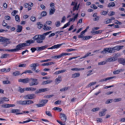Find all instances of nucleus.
Returning <instances> with one entry per match:
<instances>
[{"instance_id":"1","label":"nucleus","mask_w":125,"mask_h":125,"mask_svg":"<svg viewBox=\"0 0 125 125\" xmlns=\"http://www.w3.org/2000/svg\"><path fill=\"white\" fill-rule=\"evenodd\" d=\"M45 37H44L42 35H37L34 36L33 39L34 40H36L37 42L39 43L42 42V40H44Z\"/></svg>"},{"instance_id":"2","label":"nucleus","mask_w":125,"mask_h":125,"mask_svg":"<svg viewBox=\"0 0 125 125\" xmlns=\"http://www.w3.org/2000/svg\"><path fill=\"white\" fill-rule=\"evenodd\" d=\"M30 82L29 84L31 86L36 85L38 84L37 80L36 79L31 78L30 79Z\"/></svg>"},{"instance_id":"3","label":"nucleus","mask_w":125,"mask_h":125,"mask_svg":"<svg viewBox=\"0 0 125 125\" xmlns=\"http://www.w3.org/2000/svg\"><path fill=\"white\" fill-rule=\"evenodd\" d=\"M27 43H23L19 44L17 45L16 47V49L17 51L22 49V48L24 47L29 45Z\"/></svg>"},{"instance_id":"4","label":"nucleus","mask_w":125,"mask_h":125,"mask_svg":"<svg viewBox=\"0 0 125 125\" xmlns=\"http://www.w3.org/2000/svg\"><path fill=\"white\" fill-rule=\"evenodd\" d=\"M113 51V48H106L104 49V50L102 51L101 53L105 54L107 52L111 53Z\"/></svg>"},{"instance_id":"5","label":"nucleus","mask_w":125,"mask_h":125,"mask_svg":"<svg viewBox=\"0 0 125 125\" xmlns=\"http://www.w3.org/2000/svg\"><path fill=\"white\" fill-rule=\"evenodd\" d=\"M60 117L62 121L65 122L67 120V117L66 115L63 113H61L60 114Z\"/></svg>"},{"instance_id":"6","label":"nucleus","mask_w":125,"mask_h":125,"mask_svg":"<svg viewBox=\"0 0 125 125\" xmlns=\"http://www.w3.org/2000/svg\"><path fill=\"white\" fill-rule=\"evenodd\" d=\"M30 78H27L25 79H20L18 80L19 82L23 83H26L29 82Z\"/></svg>"},{"instance_id":"7","label":"nucleus","mask_w":125,"mask_h":125,"mask_svg":"<svg viewBox=\"0 0 125 125\" xmlns=\"http://www.w3.org/2000/svg\"><path fill=\"white\" fill-rule=\"evenodd\" d=\"M34 95L33 94L27 95L24 96L23 98L26 99H31L34 98Z\"/></svg>"},{"instance_id":"8","label":"nucleus","mask_w":125,"mask_h":125,"mask_svg":"<svg viewBox=\"0 0 125 125\" xmlns=\"http://www.w3.org/2000/svg\"><path fill=\"white\" fill-rule=\"evenodd\" d=\"M10 42L9 41V39H6L5 38L3 42L4 46L5 47L7 46V44H10Z\"/></svg>"},{"instance_id":"9","label":"nucleus","mask_w":125,"mask_h":125,"mask_svg":"<svg viewBox=\"0 0 125 125\" xmlns=\"http://www.w3.org/2000/svg\"><path fill=\"white\" fill-rule=\"evenodd\" d=\"M124 46H117L113 48V51L116 50L119 51L122 49Z\"/></svg>"},{"instance_id":"10","label":"nucleus","mask_w":125,"mask_h":125,"mask_svg":"<svg viewBox=\"0 0 125 125\" xmlns=\"http://www.w3.org/2000/svg\"><path fill=\"white\" fill-rule=\"evenodd\" d=\"M62 45V44H58L57 45H55L53 46H52V47L48 48V49H55V48H59L60 46Z\"/></svg>"},{"instance_id":"11","label":"nucleus","mask_w":125,"mask_h":125,"mask_svg":"<svg viewBox=\"0 0 125 125\" xmlns=\"http://www.w3.org/2000/svg\"><path fill=\"white\" fill-rule=\"evenodd\" d=\"M48 46V45H45L42 46L41 47H39L37 48L38 51H39L44 49H45L47 48Z\"/></svg>"},{"instance_id":"12","label":"nucleus","mask_w":125,"mask_h":125,"mask_svg":"<svg viewBox=\"0 0 125 125\" xmlns=\"http://www.w3.org/2000/svg\"><path fill=\"white\" fill-rule=\"evenodd\" d=\"M62 81L61 76H59L56 79L55 82L56 83L58 84L60 83Z\"/></svg>"},{"instance_id":"13","label":"nucleus","mask_w":125,"mask_h":125,"mask_svg":"<svg viewBox=\"0 0 125 125\" xmlns=\"http://www.w3.org/2000/svg\"><path fill=\"white\" fill-rule=\"evenodd\" d=\"M106 109H103L102 111L99 112V115L100 116H104L106 114L105 112L107 111Z\"/></svg>"},{"instance_id":"14","label":"nucleus","mask_w":125,"mask_h":125,"mask_svg":"<svg viewBox=\"0 0 125 125\" xmlns=\"http://www.w3.org/2000/svg\"><path fill=\"white\" fill-rule=\"evenodd\" d=\"M119 62L123 65H125V59L123 58H120L118 60Z\"/></svg>"},{"instance_id":"15","label":"nucleus","mask_w":125,"mask_h":125,"mask_svg":"<svg viewBox=\"0 0 125 125\" xmlns=\"http://www.w3.org/2000/svg\"><path fill=\"white\" fill-rule=\"evenodd\" d=\"M22 27L20 25H18L17 27V29L16 30L17 32H21L22 29Z\"/></svg>"},{"instance_id":"16","label":"nucleus","mask_w":125,"mask_h":125,"mask_svg":"<svg viewBox=\"0 0 125 125\" xmlns=\"http://www.w3.org/2000/svg\"><path fill=\"white\" fill-rule=\"evenodd\" d=\"M80 75V74L79 73H74L72 74V78H75L79 77Z\"/></svg>"},{"instance_id":"17","label":"nucleus","mask_w":125,"mask_h":125,"mask_svg":"<svg viewBox=\"0 0 125 125\" xmlns=\"http://www.w3.org/2000/svg\"><path fill=\"white\" fill-rule=\"evenodd\" d=\"M48 89L47 88H42L40 89L37 92V93H41L47 91Z\"/></svg>"},{"instance_id":"18","label":"nucleus","mask_w":125,"mask_h":125,"mask_svg":"<svg viewBox=\"0 0 125 125\" xmlns=\"http://www.w3.org/2000/svg\"><path fill=\"white\" fill-rule=\"evenodd\" d=\"M43 27V29L45 30H50L51 29V27L47 26V25L46 24H44Z\"/></svg>"},{"instance_id":"19","label":"nucleus","mask_w":125,"mask_h":125,"mask_svg":"<svg viewBox=\"0 0 125 125\" xmlns=\"http://www.w3.org/2000/svg\"><path fill=\"white\" fill-rule=\"evenodd\" d=\"M66 71V70L65 69L60 70L57 71L56 72L54 73L55 74H57L60 73H62L65 72Z\"/></svg>"},{"instance_id":"20","label":"nucleus","mask_w":125,"mask_h":125,"mask_svg":"<svg viewBox=\"0 0 125 125\" xmlns=\"http://www.w3.org/2000/svg\"><path fill=\"white\" fill-rule=\"evenodd\" d=\"M26 91L31 90L32 91H34L36 90V88L32 87H27L25 88Z\"/></svg>"},{"instance_id":"21","label":"nucleus","mask_w":125,"mask_h":125,"mask_svg":"<svg viewBox=\"0 0 125 125\" xmlns=\"http://www.w3.org/2000/svg\"><path fill=\"white\" fill-rule=\"evenodd\" d=\"M52 82L51 80H48L43 82L42 83V84L44 85L50 83Z\"/></svg>"},{"instance_id":"22","label":"nucleus","mask_w":125,"mask_h":125,"mask_svg":"<svg viewBox=\"0 0 125 125\" xmlns=\"http://www.w3.org/2000/svg\"><path fill=\"white\" fill-rule=\"evenodd\" d=\"M53 9H51L49 11V14L50 15H52L54 13L55 11V9L54 8H53Z\"/></svg>"},{"instance_id":"23","label":"nucleus","mask_w":125,"mask_h":125,"mask_svg":"<svg viewBox=\"0 0 125 125\" xmlns=\"http://www.w3.org/2000/svg\"><path fill=\"white\" fill-rule=\"evenodd\" d=\"M121 71H123L122 69H120V70H117L114 71L113 72V73L114 74H118Z\"/></svg>"},{"instance_id":"24","label":"nucleus","mask_w":125,"mask_h":125,"mask_svg":"<svg viewBox=\"0 0 125 125\" xmlns=\"http://www.w3.org/2000/svg\"><path fill=\"white\" fill-rule=\"evenodd\" d=\"M115 6V4L113 2H111L108 5V7H113Z\"/></svg>"},{"instance_id":"25","label":"nucleus","mask_w":125,"mask_h":125,"mask_svg":"<svg viewBox=\"0 0 125 125\" xmlns=\"http://www.w3.org/2000/svg\"><path fill=\"white\" fill-rule=\"evenodd\" d=\"M115 57H111L107 59V61L108 62L114 61L115 60Z\"/></svg>"},{"instance_id":"26","label":"nucleus","mask_w":125,"mask_h":125,"mask_svg":"<svg viewBox=\"0 0 125 125\" xmlns=\"http://www.w3.org/2000/svg\"><path fill=\"white\" fill-rule=\"evenodd\" d=\"M48 101V100L47 99H43L41 100V103H42V104H44V106L45 104Z\"/></svg>"},{"instance_id":"27","label":"nucleus","mask_w":125,"mask_h":125,"mask_svg":"<svg viewBox=\"0 0 125 125\" xmlns=\"http://www.w3.org/2000/svg\"><path fill=\"white\" fill-rule=\"evenodd\" d=\"M11 113H15L20 112V110L18 109H13L11 110Z\"/></svg>"},{"instance_id":"28","label":"nucleus","mask_w":125,"mask_h":125,"mask_svg":"<svg viewBox=\"0 0 125 125\" xmlns=\"http://www.w3.org/2000/svg\"><path fill=\"white\" fill-rule=\"evenodd\" d=\"M26 43H27V44L29 43V44H30L34 43V41L32 40H30L26 41Z\"/></svg>"},{"instance_id":"29","label":"nucleus","mask_w":125,"mask_h":125,"mask_svg":"<svg viewBox=\"0 0 125 125\" xmlns=\"http://www.w3.org/2000/svg\"><path fill=\"white\" fill-rule=\"evenodd\" d=\"M21 74L19 71H16L13 73V74L15 76Z\"/></svg>"},{"instance_id":"30","label":"nucleus","mask_w":125,"mask_h":125,"mask_svg":"<svg viewBox=\"0 0 125 125\" xmlns=\"http://www.w3.org/2000/svg\"><path fill=\"white\" fill-rule=\"evenodd\" d=\"M122 99L121 98H115L113 100L114 102H118L121 101Z\"/></svg>"},{"instance_id":"31","label":"nucleus","mask_w":125,"mask_h":125,"mask_svg":"<svg viewBox=\"0 0 125 125\" xmlns=\"http://www.w3.org/2000/svg\"><path fill=\"white\" fill-rule=\"evenodd\" d=\"M15 19L16 21L19 22L20 21V17L18 15H16L15 16Z\"/></svg>"},{"instance_id":"32","label":"nucleus","mask_w":125,"mask_h":125,"mask_svg":"<svg viewBox=\"0 0 125 125\" xmlns=\"http://www.w3.org/2000/svg\"><path fill=\"white\" fill-rule=\"evenodd\" d=\"M47 15V12L45 11H43L41 14V16L43 17L46 16Z\"/></svg>"},{"instance_id":"33","label":"nucleus","mask_w":125,"mask_h":125,"mask_svg":"<svg viewBox=\"0 0 125 125\" xmlns=\"http://www.w3.org/2000/svg\"><path fill=\"white\" fill-rule=\"evenodd\" d=\"M32 73L33 72H32L31 71V70H26V71H25L24 72L22 73L21 74V75L22 74H23V73Z\"/></svg>"},{"instance_id":"34","label":"nucleus","mask_w":125,"mask_h":125,"mask_svg":"<svg viewBox=\"0 0 125 125\" xmlns=\"http://www.w3.org/2000/svg\"><path fill=\"white\" fill-rule=\"evenodd\" d=\"M106 62L105 61H102L98 63V65H104L106 63Z\"/></svg>"},{"instance_id":"35","label":"nucleus","mask_w":125,"mask_h":125,"mask_svg":"<svg viewBox=\"0 0 125 125\" xmlns=\"http://www.w3.org/2000/svg\"><path fill=\"white\" fill-rule=\"evenodd\" d=\"M37 25H38V27L39 29L41 28L42 26V25L40 22L37 23Z\"/></svg>"},{"instance_id":"36","label":"nucleus","mask_w":125,"mask_h":125,"mask_svg":"<svg viewBox=\"0 0 125 125\" xmlns=\"http://www.w3.org/2000/svg\"><path fill=\"white\" fill-rule=\"evenodd\" d=\"M70 25V22H69L64 25V26L62 28V29H63L66 27Z\"/></svg>"},{"instance_id":"37","label":"nucleus","mask_w":125,"mask_h":125,"mask_svg":"<svg viewBox=\"0 0 125 125\" xmlns=\"http://www.w3.org/2000/svg\"><path fill=\"white\" fill-rule=\"evenodd\" d=\"M57 121L61 125H65V122H64L63 121V122H62V121H59V120H57Z\"/></svg>"},{"instance_id":"38","label":"nucleus","mask_w":125,"mask_h":125,"mask_svg":"<svg viewBox=\"0 0 125 125\" xmlns=\"http://www.w3.org/2000/svg\"><path fill=\"white\" fill-rule=\"evenodd\" d=\"M69 87H68L67 88L65 87H64L63 88H62V89H61L60 90V91H65L67 90L68 89V88Z\"/></svg>"},{"instance_id":"39","label":"nucleus","mask_w":125,"mask_h":125,"mask_svg":"<svg viewBox=\"0 0 125 125\" xmlns=\"http://www.w3.org/2000/svg\"><path fill=\"white\" fill-rule=\"evenodd\" d=\"M30 67L31 68L33 67V68L32 69V70L33 71H35L36 70V67L35 66L33 65H33H32V64H31L30 65Z\"/></svg>"},{"instance_id":"40","label":"nucleus","mask_w":125,"mask_h":125,"mask_svg":"<svg viewBox=\"0 0 125 125\" xmlns=\"http://www.w3.org/2000/svg\"><path fill=\"white\" fill-rule=\"evenodd\" d=\"M30 20L33 21H36V18L34 16H31L30 18Z\"/></svg>"},{"instance_id":"41","label":"nucleus","mask_w":125,"mask_h":125,"mask_svg":"<svg viewBox=\"0 0 125 125\" xmlns=\"http://www.w3.org/2000/svg\"><path fill=\"white\" fill-rule=\"evenodd\" d=\"M45 113L48 116L52 117V115L50 111H46Z\"/></svg>"},{"instance_id":"42","label":"nucleus","mask_w":125,"mask_h":125,"mask_svg":"<svg viewBox=\"0 0 125 125\" xmlns=\"http://www.w3.org/2000/svg\"><path fill=\"white\" fill-rule=\"evenodd\" d=\"M2 98V99L4 101H9V99L5 97H1Z\"/></svg>"},{"instance_id":"43","label":"nucleus","mask_w":125,"mask_h":125,"mask_svg":"<svg viewBox=\"0 0 125 125\" xmlns=\"http://www.w3.org/2000/svg\"><path fill=\"white\" fill-rule=\"evenodd\" d=\"M10 82L8 80L4 81L3 82V83L4 84H10Z\"/></svg>"},{"instance_id":"44","label":"nucleus","mask_w":125,"mask_h":125,"mask_svg":"<svg viewBox=\"0 0 125 125\" xmlns=\"http://www.w3.org/2000/svg\"><path fill=\"white\" fill-rule=\"evenodd\" d=\"M115 23L116 24L120 25L122 24V23L120 22H119L117 20H115Z\"/></svg>"},{"instance_id":"45","label":"nucleus","mask_w":125,"mask_h":125,"mask_svg":"<svg viewBox=\"0 0 125 125\" xmlns=\"http://www.w3.org/2000/svg\"><path fill=\"white\" fill-rule=\"evenodd\" d=\"M27 103L26 104H31L33 103V102L31 100H27Z\"/></svg>"},{"instance_id":"46","label":"nucleus","mask_w":125,"mask_h":125,"mask_svg":"<svg viewBox=\"0 0 125 125\" xmlns=\"http://www.w3.org/2000/svg\"><path fill=\"white\" fill-rule=\"evenodd\" d=\"M52 60L51 59H49L46 60H42L40 62H48L49 61H51Z\"/></svg>"},{"instance_id":"47","label":"nucleus","mask_w":125,"mask_h":125,"mask_svg":"<svg viewBox=\"0 0 125 125\" xmlns=\"http://www.w3.org/2000/svg\"><path fill=\"white\" fill-rule=\"evenodd\" d=\"M26 90L24 88L23 89L20 88L19 90V91L21 93H22L24 92V91Z\"/></svg>"},{"instance_id":"48","label":"nucleus","mask_w":125,"mask_h":125,"mask_svg":"<svg viewBox=\"0 0 125 125\" xmlns=\"http://www.w3.org/2000/svg\"><path fill=\"white\" fill-rule=\"evenodd\" d=\"M113 99H108L106 102H105V103L106 104H108L110 103H111L112 102H111L110 101H111L112 100H113Z\"/></svg>"},{"instance_id":"49","label":"nucleus","mask_w":125,"mask_h":125,"mask_svg":"<svg viewBox=\"0 0 125 125\" xmlns=\"http://www.w3.org/2000/svg\"><path fill=\"white\" fill-rule=\"evenodd\" d=\"M55 24L57 27H59L60 26V21H57L55 23Z\"/></svg>"},{"instance_id":"50","label":"nucleus","mask_w":125,"mask_h":125,"mask_svg":"<svg viewBox=\"0 0 125 125\" xmlns=\"http://www.w3.org/2000/svg\"><path fill=\"white\" fill-rule=\"evenodd\" d=\"M100 108H96L93 109L92 110V111L93 112H95L99 110Z\"/></svg>"},{"instance_id":"51","label":"nucleus","mask_w":125,"mask_h":125,"mask_svg":"<svg viewBox=\"0 0 125 125\" xmlns=\"http://www.w3.org/2000/svg\"><path fill=\"white\" fill-rule=\"evenodd\" d=\"M53 109L55 110H59L60 112L62 110V109L61 108L58 107H55L53 108Z\"/></svg>"},{"instance_id":"52","label":"nucleus","mask_w":125,"mask_h":125,"mask_svg":"<svg viewBox=\"0 0 125 125\" xmlns=\"http://www.w3.org/2000/svg\"><path fill=\"white\" fill-rule=\"evenodd\" d=\"M115 77H111L105 78V81L109 80L111 79H112L114 78Z\"/></svg>"},{"instance_id":"53","label":"nucleus","mask_w":125,"mask_h":125,"mask_svg":"<svg viewBox=\"0 0 125 125\" xmlns=\"http://www.w3.org/2000/svg\"><path fill=\"white\" fill-rule=\"evenodd\" d=\"M8 55L7 54H3L2 55L1 58H6L7 56H8Z\"/></svg>"},{"instance_id":"54","label":"nucleus","mask_w":125,"mask_h":125,"mask_svg":"<svg viewBox=\"0 0 125 125\" xmlns=\"http://www.w3.org/2000/svg\"><path fill=\"white\" fill-rule=\"evenodd\" d=\"M42 65L43 66H45L46 65H51V63L50 62L45 63L42 64Z\"/></svg>"},{"instance_id":"55","label":"nucleus","mask_w":125,"mask_h":125,"mask_svg":"<svg viewBox=\"0 0 125 125\" xmlns=\"http://www.w3.org/2000/svg\"><path fill=\"white\" fill-rule=\"evenodd\" d=\"M121 55V54L119 53H115V55L114 56V57L115 58V59H116V58L117 57H119Z\"/></svg>"},{"instance_id":"56","label":"nucleus","mask_w":125,"mask_h":125,"mask_svg":"<svg viewBox=\"0 0 125 125\" xmlns=\"http://www.w3.org/2000/svg\"><path fill=\"white\" fill-rule=\"evenodd\" d=\"M5 37H0V42H3Z\"/></svg>"},{"instance_id":"57","label":"nucleus","mask_w":125,"mask_h":125,"mask_svg":"<svg viewBox=\"0 0 125 125\" xmlns=\"http://www.w3.org/2000/svg\"><path fill=\"white\" fill-rule=\"evenodd\" d=\"M91 54V52H88L85 55L83 56V57L82 58H86L90 54Z\"/></svg>"},{"instance_id":"58","label":"nucleus","mask_w":125,"mask_h":125,"mask_svg":"<svg viewBox=\"0 0 125 125\" xmlns=\"http://www.w3.org/2000/svg\"><path fill=\"white\" fill-rule=\"evenodd\" d=\"M8 51L9 52H14L15 51H17L16 50V48L15 49H10V50H8Z\"/></svg>"},{"instance_id":"59","label":"nucleus","mask_w":125,"mask_h":125,"mask_svg":"<svg viewBox=\"0 0 125 125\" xmlns=\"http://www.w3.org/2000/svg\"><path fill=\"white\" fill-rule=\"evenodd\" d=\"M5 19L7 20H10L11 19L10 17L8 16H5Z\"/></svg>"},{"instance_id":"60","label":"nucleus","mask_w":125,"mask_h":125,"mask_svg":"<svg viewBox=\"0 0 125 125\" xmlns=\"http://www.w3.org/2000/svg\"><path fill=\"white\" fill-rule=\"evenodd\" d=\"M37 49L35 48H32L31 49V51L32 52H34Z\"/></svg>"},{"instance_id":"61","label":"nucleus","mask_w":125,"mask_h":125,"mask_svg":"<svg viewBox=\"0 0 125 125\" xmlns=\"http://www.w3.org/2000/svg\"><path fill=\"white\" fill-rule=\"evenodd\" d=\"M26 66V64H20L19 66V67H25Z\"/></svg>"},{"instance_id":"62","label":"nucleus","mask_w":125,"mask_h":125,"mask_svg":"<svg viewBox=\"0 0 125 125\" xmlns=\"http://www.w3.org/2000/svg\"><path fill=\"white\" fill-rule=\"evenodd\" d=\"M107 13V12L104 11H103V12L101 13L103 15H106Z\"/></svg>"},{"instance_id":"63","label":"nucleus","mask_w":125,"mask_h":125,"mask_svg":"<svg viewBox=\"0 0 125 125\" xmlns=\"http://www.w3.org/2000/svg\"><path fill=\"white\" fill-rule=\"evenodd\" d=\"M36 105L38 107H41L44 106V104H36Z\"/></svg>"},{"instance_id":"64","label":"nucleus","mask_w":125,"mask_h":125,"mask_svg":"<svg viewBox=\"0 0 125 125\" xmlns=\"http://www.w3.org/2000/svg\"><path fill=\"white\" fill-rule=\"evenodd\" d=\"M102 30H99L96 31L95 32V34H98L101 33L102 32Z\"/></svg>"}]
</instances>
